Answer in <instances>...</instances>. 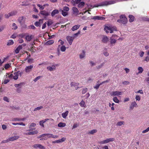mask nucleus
<instances>
[{
  "instance_id": "obj_56",
  "label": "nucleus",
  "mask_w": 149,
  "mask_h": 149,
  "mask_svg": "<svg viewBox=\"0 0 149 149\" xmlns=\"http://www.w3.org/2000/svg\"><path fill=\"white\" fill-rule=\"evenodd\" d=\"M48 120H49L50 121L53 122L54 121V120L53 119L50 118V119H45V120H43L44 121H45V123L46 121H47Z\"/></svg>"
},
{
  "instance_id": "obj_3",
  "label": "nucleus",
  "mask_w": 149,
  "mask_h": 149,
  "mask_svg": "<svg viewBox=\"0 0 149 149\" xmlns=\"http://www.w3.org/2000/svg\"><path fill=\"white\" fill-rule=\"evenodd\" d=\"M117 21L120 23L125 24L127 23V20L125 15H121L120 17V19H118Z\"/></svg>"
},
{
  "instance_id": "obj_42",
  "label": "nucleus",
  "mask_w": 149,
  "mask_h": 149,
  "mask_svg": "<svg viewBox=\"0 0 149 149\" xmlns=\"http://www.w3.org/2000/svg\"><path fill=\"white\" fill-rule=\"evenodd\" d=\"M88 89L86 88H83L82 91V94H84L86 93Z\"/></svg>"
},
{
  "instance_id": "obj_43",
  "label": "nucleus",
  "mask_w": 149,
  "mask_h": 149,
  "mask_svg": "<svg viewBox=\"0 0 149 149\" xmlns=\"http://www.w3.org/2000/svg\"><path fill=\"white\" fill-rule=\"evenodd\" d=\"M135 99L136 100L139 101L141 100V97L138 95H136L135 96Z\"/></svg>"
},
{
  "instance_id": "obj_38",
  "label": "nucleus",
  "mask_w": 149,
  "mask_h": 149,
  "mask_svg": "<svg viewBox=\"0 0 149 149\" xmlns=\"http://www.w3.org/2000/svg\"><path fill=\"white\" fill-rule=\"evenodd\" d=\"M85 104V102L82 100L79 103V104L81 107H84Z\"/></svg>"
},
{
  "instance_id": "obj_19",
  "label": "nucleus",
  "mask_w": 149,
  "mask_h": 149,
  "mask_svg": "<svg viewBox=\"0 0 149 149\" xmlns=\"http://www.w3.org/2000/svg\"><path fill=\"white\" fill-rule=\"evenodd\" d=\"M72 10L73 12V13L76 14V15H77L78 14L79 12L78 9L76 7H73L72 8Z\"/></svg>"
},
{
  "instance_id": "obj_50",
  "label": "nucleus",
  "mask_w": 149,
  "mask_h": 149,
  "mask_svg": "<svg viewBox=\"0 0 149 149\" xmlns=\"http://www.w3.org/2000/svg\"><path fill=\"white\" fill-rule=\"evenodd\" d=\"M136 93H140L141 94H143V93L142 90H139L138 91L135 92Z\"/></svg>"
},
{
  "instance_id": "obj_57",
  "label": "nucleus",
  "mask_w": 149,
  "mask_h": 149,
  "mask_svg": "<svg viewBox=\"0 0 149 149\" xmlns=\"http://www.w3.org/2000/svg\"><path fill=\"white\" fill-rule=\"evenodd\" d=\"M102 84V83H101L100 84H97L94 86V88L97 89L99 88V86Z\"/></svg>"
},
{
  "instance_id": "obj_40",
  "label": "nucleus",
  "mask_w": 149,
  "mask_h": 149,
  "mask_svg": "<svg viewBox=\"0 0 149 149\" xmlns=\"http://www.w3.org/2000/svg\"><path fill=\"white\" fill-rule=\"evenodd\" d=\"M142 19L144 21L149 22V18L147 17H142Z\"/></svg>"
},
{
  "instance_id": "obj_1",
  "label": "nucleus",
  "mask_w": 149,
  "mask_h": 149,
  "mask_svg": "<svg viewBox=\"0 0 149 149\" xmlns=\"http://www.w3.org/2000/svg\"><path fill=\"white\" fill-rule=\"evenodd\" d=\"M116 3V1H105L102 2L98 4H96L93 6L90 5L91 7H89V9H91V8L92 7V8L94 7H98L101 6H107V5L113 4Z\"/></svg>"
},
{
  "instance_id": "obj_18",
  "label": "nucleus",
  "mask_w": 149,
  "mask_h": 149,
  "mask_svg": "<svg viewBox=\"0 0 149 149\" xmlns=\"http://www.w3.org/2000/svg\"><path fill=\"white\" fill-rule=\"evenodd\" d=\"M69 111H66L65 112L61 114L62 117L65 119L68 115Z\"/></svg>"
},
{
  "instance_id": "obj_41",
  "label": "nucleus",
  "mask_w": 149,
  "mask_h": 149,
  "mask_svg": "<svg viewBox=\"0 0 149 149\" xmlns=\"http://www.w3.org/2000/svg\"><path fill=\"white\" fill-rule=\"evenodd\" d=\"M69 7L67 6H65L63 8V9L62 10H63V11L67 12L69 10Z\"/></svg>"
},
{
  "instance_id": "obj_26",
  "label": "nucleus",
  "mask_w": 149,
  "mask_h": 149,
  "mask_svg": "<svg viewBox=\"0 0 149 149\" xmlns=\"http://www.w3.org/2000/svg\"><path fill=\"white\" fill-rule=\"evenodd\" d=\"M66 126V124L63 122H60L58 124V126L59 127H63Z\"/></svg>"
},
{
  "instance_id": "obj_21",
  "label": "nucleus",
  "mask_w": 149,
  "mask_h": 149,
  "mask_svg": "<svg viewBox=\"0 0 149 149\" xmlns=\"http://www.w3.org/2000/svg\"><path fill=\"white\" fill-rule=\"evenodd\" d=\"M85 52L83 50L82 52L79 55V58L81 59H82L84 58L85 57Z\"/></svg>"
},
{
  "instance_id": "obj_64",
  "label": "nucleus",
  "mask_w": 149,
  "mask_h": 149,
  "mask_svg": "<svg viewBox=\"0 0 149 149\" xmlns=\"http://www.w3.org/2000/svg\"><path fill=\"white\" fill-rule=\"evenodd\" d=\"M144 54V52L143 51L141 52L140 53H139L140 56L141 57H142L143 56Z\"/></svg>"
},
{
  "instance_id": "obj_54",
  "label": "nucleus",
  "mask_w": 149,
  "mask_h": 149,
  "mask_svg": "<svg viewBox=\"0 0 149 149\" xmlns=\"http://www.w3.org/2000/svg\"><path fill=\"white\" fill-rule=\"evenodd\" d=\"M13 26V29L15 30L17 28V26L16 25L15 23H14L12 24Z\"/></svg>"
},
{
  "instance_id": "obj_33",
  "label": "nucleus",
  "mask_w": 149,
  "mask_h": 149,
  "mask_svg": "<svg viewBox=\"0 0 149 149\" xmlns=\"http://www.w3.org/2000/svg\"><path fill=\"white\" fill-rule=\"evenodd\" d=\"M138 70H139V72L137 73V74H138L139 73H141L142 72L143 69V68L141 67H139L138 68Z\"/></svg>"
},
{
  "instance_id": "obj_62",
  "label": "nucleus",
  "mask_w": 149,
  "mask_h": 149,
  "mask_svg": "<svg viewBox=\"0 0 149 149\" xmlns=\"http://www.w3.org/2000/svg\"><path fill=\"white\" fill-rule=\"evenodd\" d=\"M52 23L53 22L52 21H48L47 23V25L48 26H49L50 25H52Z\"/></svg>"
},
{
  "instance_id": "obj_12",
  "label": "nucleus",
  "mask_w": 149,
  "mask_h": 149,
  "mask_svg": "<svg viewBox=\"0 0 149 149\" xmlns=\"http://www.w3.org/2000/svg\"><path fill=\"white\" fill-rule=\"evenodd\" d=\"M79 85V83L74 82H72L70 84L71 86L75 87V90H77L79 88V87H78Z\"/></svg>"
},
{
  "instance_id": "obj_39",
  "label": "nucleus",
  "mask_w": 149,
  "mask_h": 149,
  "mask_svg": "<svg viewBox=\"0 0 149 149\" xmlns=\"http://www.w3.org/2000/svg\"><path fill=\"white\" fill-rule=\"evenodd\" d=\"M38 133V132L37 130H35L32 132H30V135L36 134Z\"/></svg>"
},
{
  "instance_id": "obj_49",
  "label": "nucleus",
  "mask_w": 149,
  "mask_h": 149,
  "mask_svg": "<svg viewBox=\"0 0 149 149\" xmlns=\"http://www.w3.org/2000/svg\"><path fill=\"white\" fill-rule=\"evenodd\" d=\"M8 57H6L5 58H4L3 60V61H2L1 59H0V65L2 64L3 63L5 62V61L8 58Z\"/></svg>"
},
{
  "instance_id": "obj_14",
  "label": "nucleus",
  "mask_w": 149,
  "mask_h": 149,
  "mask_svg": "<svg viewBox=\"0 0 149 149\" xmlns=\"http://www.w3.org/2000/svg\"><path fill=\"white\" fill-rule=\"evenodd\" d=\"M47 68L49 71H52L55 70L56 68L55 66H48Z\"/></svg>"
},
{
  "instance_id": "obj_34",
  "label": "nucleus",
  "mask_w": 149,
  "mask_h": 149,
  "mask_svg": "<svg viewBox=\"0 0 149 149\" xmlns=\"http://www.w3.org/2000/svg\"><path fill=\"white\" fill-rule=\"evenodd\" d=\"M124 124V122L123 121H120L117 123V125L118 126H120Z\"/></svg>"
},
{
  "instance_id": "obj_5",
  "label": "nucleus",
  "mask_w": 149,
  "mask_h": 149,
  "mask_svg": "<svg viewBox=\"0 0 149 149\" xmlns=\"http://www.w3.org/2000/svg\"><path fill=\"white\" fill-rule=\"evenodd\" d=\"M33 147L36 149H46L45 147L40 144H36L33 145Z\"/></svg>"
},
{
  "instance_id": "obj_35",
  "label": "nucleus",
  "mask_w": 149,
  "mask_h": 149,
  "mask_svg": "<svg viewBox=\"0 0 149 149\" xmlns=\"http://www.w3.org/2000/svg\"><path fill=\"white\" fill-rule=\"evenodd\" d=\"M97 132V130L96 129H94L91 130L88 133L90 134H93Z\"/></svg>"
},
{
  "instance_id": "obj_20",
  "label": "nucleus",
  "mask_w": 149,
  "mask_h": 149,
  "mask_svg": "<svg viewBox=\"0 0 149 149\" xmlns=\"http://www.w3.org/2000/svg\"><path fill=\"white\" fill-rule=\"evenodd\" d=\"M40 14L42 15L47 16L49 15V14L47 12L45 11H41L40 13Z\"/></svg>"
},
{
  "instance_id": "obj_27",
  "label": "nucleus",
  "mask_w": 149,
  "mask_h": 149,
  "mask_svg": "<svg viewBox=\"0 0 149 149\" xmlns=\"http://www.w3.org/2000/svg\"><path fill=\"white\" fill-rule=\"evenodd\" d=\"M54 42V41L53 40H50L47 41L45 43V44L47 45H50L53 44Z\"/></svg>"
},
{
  "instance_id": "obj_58",
  "label": "nucleus",
  "mask_w": 149,
  "mask_h": 149,
  "mask_svg": "<svg viewBox=\"0 0 149 149\" xmlns=\"http://www.w3.org/2000/svg\"><path fill=\"white\" fill-rule=\"evenodd\" d=\"M5 27V26H0V32L3 30Z\"/></svg>"
},
{
  "instance_id": "obj_11",
  "label": "nucleus",
  "mask_w": 149,
  "mask_h": 149,
  "mask_svg": "<svg viewBox=\"0 0 149 149\" xmlns=\"http://www.w3.org/2000/svg\"><path fill=\"white\" fill-rule=\"evenodd\" d=\"M33 68V66H27L25 68V71L26 72H29L32 70Z\"/></svg>"
},
{
  "instance_id": "obj_22",
  "label": "nucleus",
  "mask_w": 149,
  "mask_h": 149,
  "mask_svg": "<svg viewBox=\"0 0 149 149\" xmlns=\"http://www.w3.org/2000/svg\"><path fill=\"white\" fill-rule=\"evenodd\" d=\"M80 26V25H75L72 27L71 29V30L72 31H74L78 29L79 28Z\"/></svg>"
},
{
  "instance_id": "obj_4",
  "label": "nucleus",
  "mask_w": 149,
  "mask_h": 149,
  "mask_svg": "<svg viewBox=\"0 0 149 149\" xmlns=\"http://www.w3.org/2000/svg\"><path fill=\"white\" fill-rule=\"evenodd\" d=\"M123 93L122 92L116 91L111 92L110 95L112 96H119L122 95Z\"/></svg>"
},
{
  "instance_id": "obj_44",
  "label": "nucleus",
  "mask_w": 149,
  "mask_h": 149,
  "mask_svg": "<svg viewBox=\"0 0 149 149\" xmlns=\"http://www.w3.org/2000/svg\"><path fill=\"white\" fill-rule=\"evenodd\" d=\"M43 108V107L42 106H40L36 108H35L34 109L33 111H36L37 110H39L40 109H41Z\"/></svg>"
},
{
  "instance_id": "obj_59",
  "label": "nucleus",
  "mask_w": 149,
  "mask_h": 149,
  "mask_svg": "<svg viewBox=\"0 0 149 149\" xmlns=\"http://www.w3.org/2000/svg\"><path fill=\"white\" fill-rule=\"evenodd\" d=\"M78 126V125L77 123H74L72 126V129H74L76 128Z\"/></svg>"
},
{
  "instance_id": "obj_23",
  "label": "nucleus",
  "mask_w": 149,
  "mask_h": 149,
  "mask_svg": "<svg viewBox=\"0 0 149 149\" xmlns=\"http://www.w3.org/2000/svg\"><path fill=\"white\" fill-rule=\"evenodd\" d=\"M129 17L130 18L129 22H133L134 19V16L132 15H130L129 16Z\"/></svg>"
},
{
  "instance_id": "obj_8",
  "label": "nucleus",
  "mask_w": 149,
  "mask_h": 149,
  "mask_svg": "<svg viewBox=\"0 0 149 149\" xmlns=\"http://www.w3.org/2000/svg\"><path fill=\"white\" fill-rule=\"evenodd\" d=\"M66 39L68 41L69 44L71 45L72 44L73 40L74 39V38L72 36H68L67 37Z\"/></svg>"
},
{
  "instance_id": "obj_29",
  "label": "nucleus",
  "mask_w": 149,
  "mask_h": 149,
  "mask_svg": "<svg viewBox=\"0 0 149 149\" xmlns=\"http://www.w3.org/2000/svg\"><path fill=\"white\" fill-rule=\"evenodd\" d=\"M24 19H25V18H24L23 16L19 17L18 19V21L20 24H21L22 22Z\"/></svg>"
},
{
  "instance_id": "obj_6",
  "label": "nucleus",
  "mask_w": 149,
  "mask_h": 149,
  "mask_svg": "<svg viewBox=\"0 0 149 149\" xmlns=\"http://www.w3.org/2000/svg\"><path fill=\"white\" fill-rule=\"evenodd\" d=\"M113 27H112L111 26H106L104 28V30L107 33H109L108 30L110 31V33H113Z\"/></svg>"
},
{
  "instance_id": "obj_45",
  "label": "nucleus",
  "mask_w": 149,
  "mask_h": 149,
  "mask_svg": "<svg viewBox=\"0 0 149 149\" xmlns=\"http://www.w3.org/2000/svg\"><path fill=\"white\" fill-rule=\"evenodd\" d=\"M45 123V121H44L43 120H41L40 121L39 124L42 127H44V123Z\"/></svg>"
},
{
  "instance_id": "obj_55",
  "label": "nucleus",
  "mask_w": 149,
  "mask_h": 149,
  "mask_svg": "<svg viewBox=\"0 0 149 149\" xmlns=\"http://www.w3.org/2000/svg\"><path fill=\"white\" fill-rule=\"evenodd\" d=\"M149 131V127H148L147 128L146 130L143 131L142 132L143 133H146L147 132H148Z\"/></svg>"
},
{
  "instance_id": "obj_7",
  "label": "nucleus",
  "mask_w": 149,
  "mask_h": 149,
  "mask_svg": "<svg viewBox=\"0 0 149 149\" xmlns=\"http://www.w3.org/2000/svg\"><path fill=\"white\" fill-rule=\"evenodd\" d=\"M138 105L136 102L135 101L132 102L130 106V109L131 110H133L134 107H137Z\"/></svg>"
},
{
  "instance_id": "obj_17",
  "label": "nucleus",
  "mask_w": 149,
  "mask_h": 149,
  "mask_svg": "<svg viewBox=\"0 0 149 149\" xmlns=\"http://www.w3.org/2000/svg\"><path fill=\"white\" fill-rule=\"evenodd\" d=\"M33 38V36L32 35H27L25 37L26 40L28 41H30Z\"/></svg>"
},
{
  "instance_id": "obj_9",
  "label": "nucleus",
  "mask_w": 149,
  "mask_h": 149,
  "mask_svg": "<svg viewBox=\"0 0 149 149\" xmlns=\"http://www.w3.org/2000/svg\"><path fill=\"white\" fill-rule=\"evenodd\" d=\"M66 140V138L65 137H63L61 139H59L58 140L54 141L52 142V143H62L64 141Z\"/></svg>"
},
{
  "instance_id": "obj_60",
  "label": "nucleus",
  "mask_w": 149,
  "mask_h": 149,
  "mask_svg": "<svg viewBox=\"0 0 149 149\" xmlns=\"http://www.w3.org/2000/svg\"><path fill=\"white\" fill-rule=\"evenodd\" d=\"M34 24L36 26H38L40 24V22H36Z\"/></svg>"
},
{
  "instance_id": "obj_30",
  "label": "nucleus",
  "mask_w": 149,
  "mask_h": 149,
  "mask_svg": "<svg viewBox=\"0 0 149 149\" xmlns=\"http://www.w3.org/2000/svg\"><path fill=\"white\" fill-rule=\"evenodd\" d=\"M61 12L62 15L64 16H65L68 15V13L67 12L63 11L62 10H59Z\"/></svg>"
},
{
  "instance_id": "obj_13",
  "label": "nucleus",
  "mask_w": 149,
  "mask_h": 149,
  "mask_svg": "<svg viewBox=\"0 0 149 149\" xmlns=\"http://www.w3.org/2000/svg\"><path fill=\"white\" fill-rule=\"evenodd\" d=\"M19 138V136H15L9 138L8 139V140L9 142L10 141H13L18 139Z\"/></svg>"
},
{
  "instance_id": "obj_15",
  "label": "nucleus",
  "mask_w": 149,
  "mask_h": 149,
  "mask_svg": "<svg viewBox=\"0 0 149 149\" xmlns=\"http://www.w3.org/2000/svg\"><path fill=\"white\" fill-rule=\"evenodd\" d=\"M91 19L94 20H103L105 19V18L103 17H100L98 16H95L93 18H92Z\"/></svg>"
},
{
  "instance_id": "obj_61",
  "label": "nucleus",
  "mask_w": 149,
  "mask_h": 149,
  "mask_svg": "<svg viewBox=\"0 0 149 149\" xmlns=\"http://www.w3.org/2000/svg\"><path fill=\"white\" fill-rule=\"evenodd\" d=\"M37 6L40 8V9L41 10H43L44 8V7L42 6L39 4H38Z\"/></svg>"
},
{
  "instance_id": "obj_28",
  "label": "nucleus",
  "mask_w": 149,
  "mask_h": 149,
  "mask_svg": "<svg viewBox=\"0 0 149 149\" xmlns=\"http://www.w3.org/2000/svg\"><path fill=\"white\" fill-rule=\"evenodd\" d=\"M84 4L85 3L84 2H81L80 3H78V7L79 8H82L84 6Z\"/></svg>"
},
{
  "instance_id": "obj_24",
  "label": "nucleus",
  "mask_w": 149,
  "mask_h": 149,
  "mask_svg": "<svg viewBox=\"0 0 149 149\" xmlns=\"http://www.w3.org/2000/svg\"><path fill=\"white\" fill-rule=\"evenodd\" d=\"M59 13V11L58 10L55 9L53 10L51 13L52 16H54L56 14H58Z\"/></svg>"
},
{
  "instance_id": "obj_48",
  "label": "nucleus",
  "mask_w": 149,
  "mask_h": 149,
  "mask_svg": "<svg viewBox=\"0 0 149 149\" xmlns=\"http://www.w3.org/2000/svg\"><path fill=\"white\" fill-rule=\"evenodd\" d=\"M80 31H79L77 33L74 34L73 37H74V38H76L80 34Z\"/></svg>"
},
{
  "instance_id": "obj_52",
  "label": "nucleus",
  "mask_w": 149,
  "mask_h": 149,
  "mask_svg": "<svg viewBox=\"0 0 149 149\" xmlns=\"http://www.w3.org/2000/svg\"><path fill=\"white\" fill-rule=\"evenodd\" d=\"M29 128V129L26 130V132H31V131L35 130L36 129V128H35V127H33V128H32V127H31V128Z\"/></svg>"
},
{
  "instance_id": "obj_25",
  "label": "nucleus",
  "mask_w": 149,
  "mask_h": 149,
  "mask_svg": "<svg viewBox=\"0 0 149 149\" xmlns=\"http://www.w3.org/2000/svg\"><path fill=\"white\" fill-rule=\"evenodd\" d=\"M109 143L108 139H107L105 140L99 142V143L100 144H104Z\"/></svg>"
},
{
  "instance_id": "obj_47",
  "label": "nucleus",
  "mask_w": 149,
  "mask_h": 149,
  "mask_svg": "<svg viewBox=\"0 0 149 149\" xmlns=\"http://www.w3.org/2000/svg\"><path fill=\"white\" fill-rule=\"evenodd\" d=\"M42 77V76H40L37 77L33 81L34 82H36L37 80L39 79L40 78Z\"/></svg>"
},
{
  "instance_id": "obj_2",
  "label": "nucleus",
  "mask_w": 149,
  "mask_h": 149,
  "mask_svg": "<svg viewBox=\"0 0 149 149\" xmlns=\"http://www.w3.org/2000/svg\"><path fill=\"white\" fill-rule=\"evenodd\" d=\"M22 73V72L19 71L17 72L14 73L13 75L12 74H7L6 76V78L8 77L9 79H11L13 77L14 79L16 80L18 79L19 76L21 77Z\"/></svg>"
},
{
  "instance_id": "obj_16",
  "label": "nucleus",
  "mask_w": 149,
  "mask_h": 149,
  "mask_svg": "<svg viewBox=\"0 0 149 149\" xmlns=\"http://www.w3.org/2000/svg\"><path fill=\"white\" fill-rule=\"evenodd\" d=\"M109 40V38L107 36H103L102 38V41L104 43H107Z\"/></svg>"
},
{
  "instance_id": "obj_53",
  "label": "nucleus",
  "mask_w": 149,
  "mask_h": 149,
  "mask_svg": "<svg viewBox=\"0 0 149 149\" xmlns=\"http://www.w3.org/2000/svg\"><path fill=\"white\" fill-rule=\"evenodd\" d=\"M3 100L7 102H9V99L7 97H4L3 98Z\"/></svg>"
},
{
  "instance_id": "obj_63",
  "label": "nucleus",
  "mask_w": 149,
  "mask_h": 149,
  "mask_svg": "<svg viewBox=\"0 0 149 149\" xmlns=\"http://www.w3.org/2000/svg\"><path fill=\"white\" fill-rule=\"evenodd\" d=\"M25 36V34L24 33L22 34H20L19 35V36L21 37V38H24Z\"/></svg>"
},
{
  "instance_id": "obj_32",
  "label": "nucleus",
  "mask_w": 149,
  "mask_h": 149,
  "mask_svg": "<svg viewBox=\"0 0 149 149\" xmlns=\"http://www.w3.org/2000/svg\"><path fill=\"white\" fill-rule=\"evenodd\" d=\"M113 101L116 103H118L119 102V100L117 97H114L113 98Z\"/></svg>"
},
{
  "instance_id": "obj_37",
  "label": "nucleus",
  "mask_w": 149,
  "mask_h": 149,
  "mask_svg": "<svg viewBox=\"0 0 149 149\" xmlns=\"http://www.w3.org/2000/svg\"><path fill=\"white\" fill-rule=\"evenodd\" d=\"M14 43V42L12 40H9L7 43V45H13Z\"/></svg>"
},
{
  "instance_id": "obj_46",
  "label": "nucleus",
  "mask_w": 149,
  "mask_h": 149,
  "mask_svg": "<svg viewBox=\"0 0 149 149\" xmlns=\"http://www.w3.org/2000/svg\"><path fill=\"white\" fill-rule=\"evenodd\" d=\"M36 126V124L35 123H32L29 125V128H31L32 127H34Z\"/></svg>"
},
{
  "instance_id": "obj_51",
  "label": "nucleus",
  "mask_w": 149,
  "mask_h": 149,
  "mask_svg": "<svg viewBox=\"0 0 149 149\" xmlns=\"http://www.w3.org/2000/svg\"><path fill=\"white\" fill-rule=\"evenodd\" d=\"M108 142L109 143L110 142H112L114 141L115 139L114 138H107Z\"/></svg>"
},
{
  "instance_id": "obj_36",
  "label": "nucleus",
  "mask_w": 149,
  "mask_h": 149,
  "mask_svg": "<svg viewBox=\"0 0 149 149\" xmlns=\"http://www.w3.org/2000/svg\"><path fill=\"white\" fill-rule=\"evenodd\" d=\"M66 48L64 45H62L60 47V49L61 51L64 52L66 50Z\"/></svg>"
},
{
  "instance_id": "obj_10",
  "label": "nucleus",
  "mask_w": 149,
  "mask_h": 149,
  "mask_svg": "<svg viewBox=\"0 0 149 149\" xmlns=\"http://www.w3.org/2000/svg\"><path fill=\"white\" fill-rule=\"evenodd\" d=\"M110 43L111 45L113 46L115 45L116 42V40L114 38H113V37H111L109 39Z\"/></svg>"
},
{
  "instance_id": "obj_31",
  "label": "nucleus",
  "mask_w": 149,
  "mask_h": 149,
  "mask_svg": "<svg viewBox=\"0 0 149 149\" xmlns=\"http://www.w3.org/2000/svg\"><path fill=\"white\" fill-rule=\"evenodd\" d=\"M17 13V12L16 11H13L10 13H9L10 17L13 16L14 15H15Z\"/></svg>"
}]
</instances>
